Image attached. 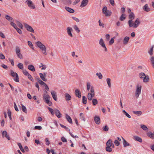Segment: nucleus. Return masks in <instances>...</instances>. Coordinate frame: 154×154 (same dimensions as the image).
<instances>
[{"instance_id":"obj_36","label":"nucleus","mask_w":154,"mask_h":154,"mask_svg":"<svg viewBox=\"0 0 154 154\" xmlns=\"http://www.w3.org/2000/svg\"><path fill=\"white\" fill-rule=\"evenodd\" d=\"M17 67L18 68L21 69L23 70V66L22 63H19L17 64Z\"/></svg>"},{"instance_id":"obj_49","label":"nucleus","mask_w":154,"mask_h":154,"mask_svg":"<svg viewBox=\"0 0 154 154\" xmlns=\"http://www.w3.org/2000/svg\"><path fill=\"white\" fill-rule=\"evenodd\" d=\"M80 119H81V120H83V121H85V119L84 118V117L83 113H80Z\"/></svg>"},{"instance_id":"obj_12","label":"nucleus","mask_w":154,"mask_h":154,"mask_svg":"<svg viewBox=\"0 0 154 154\" xmlns=\"http://www.w3.org/2000/svg\"><path fill=\"white\" fill-rule=\"evenodd\" d=\"M54 112L55 113L56 115L58 118H61V114L60 111L57 109H55L54 110Z\"/></svg>"},{"instance_id":"obj_27","label":"nucleus","mask_w":154,"mask_h":154,"mask_svg":"<svg viewBox=\"0 0 154 154\" xmlns=\"http://www.w3.org/2000/svg\"><path fill=\"white\" fill-rule=\"evenodd\" d=\"M140 127L142 129L145 131H148V129L147 126L144 125H141Z\"/></svg>"},{"instance_id":"obj_58","label":"nucleus","mask_w":154,"mask_h":154,"mask_svg":"<svg viewBox=\"0 0 154 154\" xmlns=\"http://www.w3.org/2000/svg\"><path fill=\"white\" fill-rule=\"evenodd\" d=\"M91 87V84L90 82H88L87 84V89L88 91H89Z\"/></svg>"},{"instance_id":"obj_55","label":"nucleus","mask_w":154,"mask_h":154,"mask_svg":"<svg viewBox=\"0 0 154 154\" xmlns=\"http://www.w3.org/2000/svg\"><path fill=\"white\" fill-rule=\"evenodd\" d=\"M60 125L62 128H65V129H66L67 131H70V130H69V129L67 127H66V126H64V125H63L61 124H60Z\"/></svg>"},{"instance_id":"obj_8","label":"nucleus","mask_w":154,"mask_h":154,"mask_svg":"<svg viewBox=\"0 0 154 154\" xmlns=\"http://www.w3.org/2000/svg\"><path fill=\"white\" fill-rule=\"evenodd\" d=\"M24 25L27 31L33 33L34 32V30L33 28L27 24L25 23L24 24Z\"/></svg>"},{"instance_id":"obj_31","label":"nucleus","mask_w":154,"mask_h":154,"mask_svg":"<svg viewBox=\"0 0 154 154\" xmlns=\"http://www.w3.org/2000/svg\"><path fill=\"white\" fill-rule=\"evenodd\" d=\"M5 18L7 20L11 22H12V20H13V18L8 15L5 16Z\"/></svg>"},{"instance_id":"obj_46","label":"nucleus","mask_w":154,"mask_h":154,"mask_svg":"<svg viewBox=\"0 0 154 154\" xmlns=\"http://www.w3.org/2000/svg\"><path fill=\"white\" fill-rule=\"evenodd\" d=\"M22 111L25 113H27V110L25 106L23 105H22Z\"/></svg>"},{"instance_id":"obj_2","label":"nucleus","mask_w":154,"mask_h":154,"mask_svg":"<svg viewBox=\"0 0 154 154\" xmlns=\"http://www.w3.org/2000/svg\"><path fill=\"white\" fill-rule=\"evenodd\" d=\"M36 44L37 47L41 50L42 53L45 55H47L46 48L45 46L40 41L37 42Z\"/></svg>"},{"instance_id":"obj_5","label":"nucleus","mask_w":154,"mask_h":154,"mask_svg":"<svg viewBox=\"0 0 154 154\" xmlns=\"http://www.w3.org/2000/svg\"><path fill=\"white\" fill-rule=\"evenodd\" d=\"M43 99L45 100V102L49 106H51L52 105V103L49 100L50 97L49 95L47 94H44L43 96Z\"/></svg>"},{"instance_id":"obj_17","label":"nucleus","mask_w":154,"mask_h":154,"mask_svg":"<svg viewBox=\"0 0 154 154\" xmlns=\"http://www.w3.org/2000/svg\"><path fill=\"white\" fill-rule=\"evenodd\" d=\"M75 93L76 97L80 98L81 97V92L78 89H76L75 91Z\"/></svg>"},{"instance_id":"obj_48","label":"nucleus","mask_w":154,"mask_h":154,"mask_svg":"<svg viewBox=\"0 0 154 154\" xmlns=\"http://www.w3.org/2000/svg\"><path fill=\"white\" fill-rule=\"evenodd\" d=\"M106 150L107 152H111L112 151V149L111 147H108L106 146Z\"/></svg>"},{"instance_id":"obj_6","label":"nucleus","mask_w":154,"mask_h":154,"mask_svg":"<svg viewBox=\"0 0 154 154\" xmlns=\"http://www.w3.org/2000/svg\"><path fill=\"white\" fill-rule=\"evenodd\" d=\"M25 3L31 9H34L35 8V5L31 1L27 0L26 1Z\"/></svg>"},{"instance_id":"obj_19","label":"nucleus","mask_w":154,"mask_h":154,"mask_svg":"<svg viewBox=\"0 0 154 154\" xmlns=\"http://www.w3.org/2000/svg\"><path fill=\"white\" fill-rule=\"evenodd\" d=\"M121 137L123 140V143L124 147H125L127 146H129V144L122 137Z\"/></svg>"},{"instance_id":"obj_64","label":"nucleus","mask_w":154,"mask_h":154,"mask_svg":"<svg viewBox=\"0 0 154 154\" xmlns=\"http://www.w3.org/2000/svg\"><path fill=\"white\" fill-rule=\"evenodd\" d=\"M35 129L40 130L42 129V127L41 126H35Z\"/></svg>"},{"instance_id":"obj_39","label":"nucleus","mask_w":154,"mask_h":154,"mask_svg":"<svg viewBox=\"0 0 154 154\" xmlns=\"http://www.w3.org/2000/svg\"><path fill=\"white\" fill-rule=\"evenodd\" d=\"M122 113L124 115H125L128 118H131V116L125 110H123L122 111Z\"/></svg>"},{"instance_id":"obj_23","label":"nucleus","mask_w":154,"mask_h":154,"mask_svg":"<svg viewBox=\"0 0 154 154\" xmlns=\"http://www.w3.org/2000/svg\"><path fill=\"white\" fill-rule=\"evenodd\" d=\"M65 8L67 11L70 13H73L74 12V10L73 9L69 7H65Z\"/></svg>"},{"instance_id":"obj_40","label":"nucleus","mask_w":154,"mask_h":154,"mask_svg":"<svg viewBox=\"0 0 154 154\" xmlns=\"http://www.w3.org/2000/svg\"><path fill=\"white\" fill-rule=\"evenodd\" d=\"M17 145H18V146H19V147L20 148V149L22 151V152H24L25 151L24 149H23V147H22L21 144L20 143H18Z\"/></svg>"},{"instance_id":"obj_37","label":"nucleus","mask_w":154,"mask_h":154,"mask_svg":"<svg viewBox=\"0 0 154 154\" xmlns=\"http://www.w3.org/2000/svg\"><path fill=\"white\" fill-rule=\"evenodd\" d=\"M135 140L140 143H142V138L137 136H135Z\"/></svg>"},{"instance_id":"obj_57","label":"nucleus","mask_w":154,"mask_h":154,"mask_svg":"<svg viewBox=\"0 0 154 154\" xmlns=\"http://www.w3.org/2000/svg\"><path fill=\"white\" fill-rule=\"evenodd\" d=\"M38 82L41 85H44V86H45V85L46 84L44 82H43L42 80H38Z\"/></svg>"},{"instance_id":"obj_56","label":"nucleus","mask_w":154,"mask_h":154,"mask_svg":"<svg viewBox=\"0 0 154 154\" xmlns=\"http://www.w3.org/2000/svg\"><path fill=\"white\" fill-rule=\"evenodd\" d=\"M10 23L11 25L12 26H13L15 29H16L17 28L16 25L13 22H11Z\"/></svg>"},{"instance_id":"obj_52","label":"nucleus","mask_w":154,"mask_h":154,"mask_svg":"<svg viewBox=\"0 0 154 154\" xmlns=\"http://www.w3.org/2000/svg\"><path fill=\"white\" fill-rule=\"evenodd\" d=\"M109 128L108 126L106 125L103 128V130L106 131H107L109 130Z\"/></svg>"},{"instance_id":"obj_1","label":"nucleus","mask_w":154,"mask_h":154,"mask_svg":"<svg viewBox=\"0 0 154 154\" xmlns=\"http://www.w3.org/2000/svg\"><path fill=\"white\" fill-rule=\"evenodd\" d=\"M91 93H88L87 95L88 99V100L91 101L92 100V104L94 105L97 104L98 103L97 100L96 99H93L92 98L95 96V93L94 88L91 86L90 90Z\"/></svg>"},{"instance_id":"obj_35","label":"nucleus","mask_w":154,"mask_h":154,"mask_svg":"<svg viewBox=\"0 0 154 154\" xmlns=\"http://www.w3.org/2000/svg\"><path fill=\"white\" fill-rule=\"evenodd\" d=\"M106 81L109 87L110 88L111 87V79L108 78L106 79Z\"/></svg>"},{"instance_id":"obj_41","label":"nucleus","mask_w":154,"mask_h":154,"mask_svg":"<svg viewBox=\"0 0 154 154\" xmlns=\"http://www.w3.org/2000/svg\"><path fill=\"white\" fill-rule=\"evenodd\" d=\"M126 15L124 14H122L121 16L120 20L121 21H123L126 18Z\"/></svg>"},{"instance_id":"obj_16","label":"nucleus","mask_w":154,"mask_h":154,"mask_svg":"<svg viewBox=\"0 0 154 154\" xmlns=\"http://www.w3.org/2000/svg\"><path fill=\"white\" fill-rule=\"evenodd\" d=\"M143 9L146 12H149L150 10V9L148 5L147 4H146L143 7Z\"/></svg>"},{"instance_id":"obj_54","label":"nucleus","mask_w":154,"mask_h":154,"mask_svg":"<svg viewBox=\"0 0 154 154\" xmlns=\"http://www.w3.org/2000/svg\"><path fill=\"white\" fill-rule=\"evenodd\" d=\"M73 28L77 32L79 33L80 32V30L76 25H75L73 27Z\"/></svg>"},{"instance_id":"obj_62","label":"nucleus","mask_w":154,"mask_h":154,"mask_svg":"<svg viewBox=\"0 0 154 154\" xmlns=\"http://www.w3.org/2000/svg\"><path fill=\"white\" fill-rule=\"evenodd\" d=\"M28 77V78L32 82L34 81V79L32 77L31 75L29 74L28 76H27Z\"/></svg>"},{"instance_id":"obj_3","label":"nucleus","mask_w":154,"mask_h":154,"mask_svg":"<svg viewBox=\"0 0 154 154\" xmlns=\"http://www.w3.org/2000/svg\"><path fill=\"white\" fill-rule=\"evenodd\" d=\"M142 86L141 85L137 84L136 85L135 91V97L138 98L141 94Z\"/></svg>"},{"instance_id":"obj_14","label":"nucleus","mask_w":154,"mask_h":154,"mask_svg":"<svg viewBox=\"0 0 154 154\" xmlns=\"http://www.w3.org/2000/svg\"><path fill=\"white\" fill-rule=\"evenodd\" d=\"M94 120L97 124L99 125L100 124V119L99 116H95L94 117Z\"/></svg>"},{"instance_id":"obj_18","label":"nucleus","mask_w":154,"mask_h":154,"mask_svg":"<svg viewBox=\"0 0 154 154\" xmlns=\"http://www.w3.org/2000/svg\"><path fill=\"white\" fill-rule=\"evenodd\" d=\"M154 47V45H152L148 51V53L150 56H152L153 54Z\"/></svg>"},{"instance_id":"obj_60","label":"nucleus","mask_w":154,"mask_h":154,"mask_svg":"<svg viewBox=\"0 0 154 154\" xmlns=\"http://www.w3.org/2000/svg\"><path fill=\"white\" fill-rule=\"evenodd\" d=\"M114 40L113 38H112L109 42V45H112L114 42Z\"/></svg>"},{"instance_id":"obj_4","label":"nucleus","mask_w":154,"mask_h":154,"mask_svg":"<svg viewBox=\"0 0 154 154\" xmlns=\"http://www.w3.org/2000/svg\"><path fill=\"white\" fill-rule=\"evenodd\" d=\"M15 51L17 57L20 59H22L23 58V57L22 54H21V51L20 47L17 46H16Z\"/></svg>"},{"instance_id":"obj_42","label":"nucleus","mask_w":154,"mask_h":154,"mask_svg":"<svg viewBox=\"0 0 154 154\" xmlns=\"http://www.w3.org/2000/svg\"><path fill=\"white\" fill-rule=\"evenodd\" d=\"M87 98L85 96L82 97V102L84 104H86L87 103Z\"/></svg>"},{"instance_id":"obj_59","label":"nucleus","mask_w":154,"mask_h":154,"mask_svg":"<svg viewBox=\"0 0 154 154\" xmlns=\"http://www.w3.org/2000/svg\"><path fill=\"white\" fill-rule=\"evenodd\" d=\"M107 11V7L106 6L104 7L102 9V12L103 14L105 13V12Z\"/></svg>"},{"instance_id":"obj_29","label":"nucleus","mask_w":154,"mask_h":154,"mask_svg":"<svg viewBox=\"0 0 154 154\" xmlns=\"http://www.w3.org/2000/svg\"><path fill=\"white\" fill-rule=\"evenodd\" d=\"M129 38L128 37L126 36L125 37L123 40V43L124 44H126L128 41Z\"/></svg>"},{"instance_id":"obj_34","label":"nucleus","mask_w":154,"mask_h":154,"mask_svg":"<svg viewBox=\"0 0 154 154\" xmlns=\"http://www.w3.org/2000/svg\"><path fill=\"white\" fill-rule=\"evenodd\" d=\"M142 114V111H135V117L136 116H138Z\"/></svg>"},{"instance_id":"obj_43","label":"nucleus","mask_w":154,"mask_h":154,"mask_svg":"<svg viewBox=\"0 0 154 154\" xmlns=\"http://www.w3.org/2000/svg\"><path fill=\"white\" fill-rule=\"evenodd\" d=\"M28 44L29 46L30 47V48L33 50L34 49V48L33 45L32 44V43L30 41H28Z\"/></svg>"},{"instance_id":"obj_15","label":"nucleus","mask_w":154,"mask_h":154,"mask_svg":"<svg viewBox=\"0 0 154 154\" xmlns=\"http://www.w3.org/2000/svg\"><path fill=\"white\" fill-rule=\"evenodd\" d=\"M141 23V20L140 18H138L135 20V28L139 26Z\"/></svg>"},{"instance_id":"obj_32","label":"nucleus","mask_w":154,"mask_h":154,"mask_svg":"<svg viewBox=\"0 0 154 154\" xmlns=\"http://www.w3.org/2000/svg\"><path fill=\"white\" fill-rule=\"evenodd\" d=\"M150 60L151 62L153 68H154V57L151 56L150 58Z\"/></svg>"},{"instance_id":"obj_38","label":"nucleus","mask_w":154,"mask_h":154,"mask_svg":"<svg viewBox=\"0 0 154 154\" xmlns=\"http://www.w3.org/2000/svg\"><path fill=\"white\" fill-rule=\"evenodd\" d=\"M11 75L13 77H15L18 75L17 74L16 72H14L12 70L11 71Z\"/></svg>"},{"instance_id":"obj_28","label":"nucleus","mask_w":154,"mask_h":154,"mask_svg":"<svg viewBox=\"0 0 154 154\" xmlns=\"http://www.w3.org/2000/svg\"><path fill=\"white\" fill-rule=\"evenodd\" d=\"M112 12L111 11L108 10L107 11L105 12L103 14H105V15L106 17H109L111 15Z\"/></svg>"},{"instance_id":"obj_63","label":"nucleus","mask_w":154,"mask_h":154,"mask_svg":"<svg viewBox=\"0 0 154 154\" xmlns=\"http://www.w3.org/2000/svg\"><path fill=\"white\" fill-rule=\"evenodd\" d=\"M45 140L46 142V144L47 145H49L50 144V142L48 138H46L45 139Z\"/></svg>"},{"instance_id":"obj_21","label":"nucleus","mask_w":154,"mask_h":154,"mask_svg":"<svg viewBox=\"0 0 154 154\" xmlns=\"http://www.w3.org/2000/svg\"><path fill=\"white\" fill-rule=\"evenodd\" d=\"M128 23L129 27H135V23L132 20H129L128 21Z\"/></svg>"},{"instance_id":"obj_25","label":"nucleus","mask_w":154,"mask_h":154,"mask_svg":"<svg viewBox=\"0 0 154 154\" xmlns=\"http://www.w3.org/2000/svg\"><path fill=\"white\" fill-rule=\"evenodd\" d=\"M39 76L44 81L46 82L47 81V79L43 75V73H40L39 74Z\"/></svg>"},{"instance_id":"obj_26","label":"nucleus","mask_w":154,"mask_h":154,"mask_svg":"<svg viewBox=\"0 0 154 154\" xmlns=\"http://www.w3.org/2000/svg\"><path fill=\"white\" fill-rule=\"evenodd\" d=\"M66 118L68 121L70 123H72V120L70 117L67 114L66 115Z\"/></svg>"},{"instance_id":"obj_50","label":"nucleus","mask_w":154,"mask_h":154,"mask_svg":"<svg viewBox=\"0 0 154 154\" xmlns=\"http://www.w3.org/2000/svg\"><path fill=\"white\" fill-rule=\"evenodd\" d=\"M22 72L23 73V74L25 75L26 76H28V75H29V74L28 73V72L27 71L26 69L23 70L22 71Z\"/></svg>"},{"instance_id":"obj_45","label":"nucleus","mask_w":154,"mask_h":154,"mask_svg":"<svg viewBox=\"0 0 154 154\" xmlns=\"http://www.w3.org/2000/svg\"><path fill=\"white\" fill-rule=\"evenodd\" d=\"M134 14L133 13L131 12L129 15V18L131 20L134 19Z\"/></svg>"},{"instance_id":"obj_33","label":"nucleus","mask_w":154,"mask_h":154,"mask_svg":"<svg viewBox=\"0 0 154 154\" xmlns=\"http://www.w3.org/2000/svg\"><path fill=\"white\" fill-rule=\"evenodd\" d=\"M149 80V77L148 75H146L143 78V82H147Z\"/></svg>"},{"instance_id":"obj_7","label":"nucleus","mask_w":154,"mask_h":154,"mask_svg":"<svg viewBox=\"0 0 154 154\" xmlns=\"http://www.w3.org/2000/svg\"><path fill=\"white\" fill-rule=\"evenodd\" d=\"M99 45L104 49V50L106 52L107 51V49L106 46L102 38L100 39L99 42Z\"/></svg>"},{"instance_id":"obj_30","label":"nucleus","mask_w":154,"mask_h":154,"mask_svg":"<svg viewBox=\"0 0 154 154\" xmlns=\"http://www.w3.org/2000/svg\"><path fill=\"white\" fill-rule=\"evenodd\" d=\"M63 59L65 63H67L68 62V57L66 55H63L62 56Z\"/></svg>"},{"instance_id":"obj_11","label":"nucleus","mask_w":154,"mask_h":154,"mask_svg":"<svg viewBox=\"0 0 154 154\" xmlns=\"http://www.w3.org/2000/svg\"><path fill=\"white\" fill-rule=\"evenodd\" d=\"M88 0H82L80 5V7L83 8L86 6L88 5Z\"/></svg>"},{"instance_id":"obj_51","label":"nucleus","mask_w":154,"mask_h":154,"mask_svg":"<svg viewBox=\"0 0 154 154\" xmlns=\"http://www.w3.org/2000/svg\"><path fill=\"white\" fill-rule=\"evenodd\" d=\"M96 75L100 79H101L103 78L102 75L100 72L97 73H96Z\"/></svg>"},{"instance_id":"obj_53","label":"nucleus","mask_w":154,"mask_h":154,"mask_svg":"<svg viewBox=\"0 0 154 154\" xmlns=\"http://www.w3.org/2000/svg\"><path fill=\"white\" fill-rule=\"evenodd\" d=\"M114 144L116 146H118L120 145V143L118 140H116L114 141Z\"/></svg>"},{"instance_id":"obj_24","label":"nucleus","mask_w":154,"mask_h":154,"mask_svg":"<svg viewBox=\"0 0 154 154\" xmlns=\"http://www.w3.org/2000/svg\"><path fill=\"white\" fill-rule=\"evenodd\" d=\"M65 100L66 101H69L71 100V96L68 93H66L65 95Z\"/></svg>"},{"instance_id":"obj_13","label":"nucleus","mask_w":154,"mask_h":154,"mask_svg":"<svg viewBox=\"0 0 154 154\" xmlns=\"http://www.w3.org/2000/svg\"><path fill=\"white\" fill-rule=\"evenodd\" d=\"M51 93L52 97L53 98L55 101H57V93L54 91H52L51 92Z\"/></svg>"},{"instance_id":"obj_44","label":"nucleus","mask_w":154,"mask_h":154,"mask_svg":"<svg viewBox=\"0 0 154 154\" xmlns=\"http://www.w3.org/2000/svg\"><path fill=\"white\" fill-rule=\"evenodd\" d=\"M8 114L10 119L11 120V112L10 109H8Z\"/></svg>"},{"instance_id":"obj_10","label":"nucleus","mask_w":154,"mask_h":154,"mask_svg":"<svg viewBox=\"0 0 154 154\" xmlns=\"http://www.w3.org/2000/svg\"><path fill=\"white\" fill-rule=\"evenodd\" d=\"M66 31L68 35L71 37H73V35L71 32L73 31L72 28L71 27H68L66 28Z\"/></svg>"},{"instance_id":"obj_61","label":"nucleus","mask_w":154,"mask_h":154,"mask_svg":"<svg viewBox=\"0 0 154 154\" xmlns=\"http://www.w3.org/2000/svg\"><path fill=\"white\" fill-rule=\"evenodd\" d=\"M40 64L42 65V68L41 69L42 70H43V69L45 70V69H46V68H47V66L43 64L42 63H41Z\"/></svg>"},{"instance_id":"obj_47","label":"nucleus","mask_w":154,"mask_h":154,"mask_svg":"<svg viewBox=\"0 0 154 154\" xmlns=\"http://www.w3.org/2000/svg\"><path fill=\"white\" fill-rule=\"evenodd\" d=\"M146 76L145 74L143 72H141L139 74V76L141 79L143 78Z\"/></svg>"},{"instance_id":"obj_22","label":"nucleus","mask_w":154,"mask_h":154,"mask_svg":"<svg viewBox=\"0 0 154 154\" xmlns=\"http://www.w3.org/2000/svg\"><path fill=\"white\" fill-rule=\"evenodd\" d=\"M28 68L30 71L32 72H34L35 69L34 66L32 64L29 65L28 66Z\"/></svg>"},{"instance_id":"obj_20","label":"nucleus","mask_w":154,"mask_h":154,"mask_svg":"<svg viewBox=\"0 0 154 154\" xmlns=\"http://www.w3.org/2000/svg\"><path fill=\"white\" fill-rule=\"evenodd\" d=\"M146 134L148 136L152 139L154 138V132L152 133L150 131H149Z\"/></svg>"},{"instance_id":"obj_9","label":"nucleus","mask_w":154,"mask_h":154,"mask_svg":"<svg viewBox=\"0 0 154 154\" xmlns=\"http://www.w3.org/2000/svg\"><path fill=\"white\" fill-rule=\"evenodd\" d=\"M106 146L108 147H111L112 148H114V145L112 142L111 139H109L106 143Z\"/></svg>"}]
</instances>
